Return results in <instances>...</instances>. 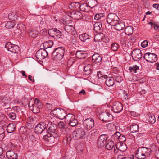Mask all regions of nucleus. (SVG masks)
<instances>
[{
    "label": "nucleus",
    "mask_w": 159,
    "mask_h": 159,
    "mask_svg": "<svg viewBox=\"0 0 159 159\" xmlns=\"http://www.w3.org/2000/svg\"><path fill=\"white\" fill-rule=\"evenodd\" d=\"M48 120L45 119V123H46V129L48 131V133L43 136V139L46 141L53 143L55 141V139L57 138L58 136L56 130L57 125Z\"/></svg>",
    "instance_id": "obj_1"
},
{
    "label": "nucleus",
    "mask_w": 159,
    "mask_h": 159,
    "mask_svg": "<svg viewBox=\"0 0 159 159\" xmlns=\"http://www.w3.org/2000/svg\"><path fill=\"white\" fill-rule=\"evenodd\" d=\"M28 106L30 109L34 113H39L42 106L40 101L37 98L29 102Z\"/></svg>",
    "instance_id": "obj_2"
},
{
    "label": "nucleus",
    "mask_w": 159,
    "mask_h": 159,
    "mask_svg": "<svg viewBox=\"0 0 159 159\" xmlns=\"http://www.w3.org/2000/svg\"><path fill=\"white\" fill-rule=\"evenodd\" d=\"M151 154V149L144 147L138 148L136 151L135 155L138 159H144Z\"/></svg>",
    "instance_id": "obj_3"
},
{
    "label": "nucleus",
    "mask_w": 159,
    "mask_h": 159,
    "mask_svg": "<svg viewBox=\"0 0 159 159\" xmlns=\"http://www.w3.org/2000/svg\"><path fill=\"white\" fill-rule=\"evenodd\" d=\"M64 52V48L62 47L56 48L52 53V58L55 61H60L63 58Z\"/></svg>",
    "instance_id": "obj_4"
},
{
    "label": "nucleus",
    "mask_w": 159,
    "mask_h": 159,
    "mask_svg": "<svg viewBox=\"0 0 159 159\" xmlns=\"http://www.w3.org/2000/svg\"><path fill=\"white\" fill-rule=\"evenodd\" d=\"M54 116L60 119L63 120L65 118L67 115H66V111L61 108H57L52 111Z\"/></svg>",
    "instance_id": "obj_5"
},
{
    "label": "nucleus",
    "mask_w": 159,
    "mask_h": 159,
    "mask_svg": "<svg viewBox=\"0 0 159 159\" xmlns=\"http://www.w3.org/2000/svg\"><path fill=\"white\" fill-rule=\"evenodd\" d=\"M65 121L66 123L72 127L76 126L78 124L77 120L75 118L74 115L70 113L66 115Z\"/></svg>",
    "instance_id": "obj_6"
},
{
    "label": "nucleus",
    "mask_w": 159,
    "mask_h": 159,
    "mask_svg": "<svg viewBox=\"0 0 159 159\" xmlns=\"http://www.w3.org/2000/svg\"><path fill=\"white\" fill-rule=\"evenodd\" d=\"M119 18L115 14L111 13L108 14L107 17V23L111 25H114L118 22Z\"/></svg>",
    "instance_id": "obj_7"
},
{
    "label": "nucleus",
    "mask_w": 159,
    "mask_h": 159,
    "mask_svg": "<svg viewBox=\"0 0 159 159\" xmlns=\"http://www.w3.org/2000/svg\"><path fill=\"white\" fill-rule=\"evenodd\" d=\"M85 135V131L82 128L76 129L74 130L72 134V136L75 140H78L82 138Z\"/></svg>",
    "instance_id": "obj_8"
},
{
    "label": "nucleus",
    "mask_w": 159,
    "mask_h": 159,
    "mask_svg": "<svg viewBox=\"0 0 159 159\" xmlns=\"http://www.w3.org/2000/svg\"><path fill=\"white\" fill-rule=\"evenodd\" d=\"M143 58L147 62L152 63L155 62L157 60V56L155 54L150 52L145 53Z\"/></svg>",
    "instance_id": "obj_9"
},
{
    "label": "nucleus",
    "mask_w": 159,
    "mask_h": 159,
    "mask_svg": "<svg viewBox=\"0 0 159 159\" xmlns=\"http://www.w3.org/2000/svg\"><path fill=\"white\" fill-rule=\"evenodd\" d=\"M85 129L87 130H90L94 126V120L91 118L85 120L83 123Z\"/></svg>",
    "instance_id": "obj_10"
},
{
    "label": "nucleus",
    "mask_w": 159,
    "mask_h": 159,
    "mask_svg": "<svg viewBox=\"0 0 159 159\" xmlns=\"http://www.w3.org/2000/svg\"><path fill=\"white\" fill-rule=\"evenodd\" d=\"M48 32L50 36L55 39L59 38L61 36V32L56 28L49 29Z\"/></svg>",
    "instance_id": "obj_11"
},
{
    "label": "nucleus",
    "mask_w": 159,
    "mask_h": 159,
    "mask_svg": "<svg viewBox=\"0 0 159 159\" xmlns=\"http://www.w3.org/2000/svg\"><path fill=\"white\" fill-rule=\"evenodd\" d=\"M46 123L45 122H40L36 125L35 132L38 134H40L46 129Z\"/></svg>",
    "instance_id": "obj_12"
},
{
    "label": "nucleus",
    "mask_w": 159,
    "mask_h": 159,
    "mask_svg": "<svg viewBox=\"0 0 159 159\" xmlns=\"http://www.w3.org/2000/svg\"><path fill=\"white\" fill-rule=\"evenodd\" d=\"M132 56L134 60L138 61L141 59L142 56V54L140 50L139 49H136L133 51Z\"/></svg>",
    "instance_id": "obj_13"
},
{
    "label": "nucleus",
    "mask_w": 159,
    "mask_h": 159,
    "mask_svg": "<svg viewBox=\"0 0 159 159\" xmlns=\"http://www.w3.org/2000/svg\"><path fill=\"white\" fill-rule=\"evenodd\" d=\"M48 53L47 51L43 49H41L36 52L35 56L39 59H43L47 57Z\"/></svg>",
    "instance_id": "obj_14"
},
{
    "label": "nucleus",
    "mask_w": 159,
    "mask_h": 159,
    "mask_svg": "<svg viewBox=\"0 0 159 159\" xmlns=\"http://www.w3.org/2000/svg\"><path fill=\"white\" fill-rule=\"evenodd\" d=\"M127 148L126 145L123 143H118L114 148V152L115 153H117L118 150L124 152L125 151Z\"/></svg>",
    "instance_id": "obj_15"
},
{
    "label": "nucleus",
    "mask_w": 159,
    "mask_h": 159,
    "mask_svg": "<svg viewBox=\"0 0 159 159\" xmlns=\"http://www.w3.org/2000/svg\"><path fill=\"white\" fill-rule=\"evenodd\" d=\"M112 110L116 113H119L123 110L122 105L118 102H115L113 103Z\"/></svg>",
    "instance_id": "obj_16"
},
{
    "label": "nucleus",
    "mask_w": 159,
    "mask_h": 159,
    "mask_svg": "<svg viewBox=\"0 0 159 159\" xmlns=\"http://www.w3.org/2000/svg\"><path fill=\"white\" fill-rule=\"evenodd\" d=\"M108 137L105 134L101 135L98 139L97 144L100 147L103 146L107 140Z\"/></svg>",
    "instance_id": "obj_17"
},
{
    "label": "nucleus",
    "mask_w": 159,
    "mask_h": 159,
    "mask_svg": "<svg viewBox=\"0 0 159 159\" xmlns=\"http://www.w3.org/2000/svg\"><path fill=\"white\" fill-rule=\"evenodd\" d=\"M102 116L103 121L106 122H108L111 121L113 118L112 115L108 112L103 113L102 115Z\"/></svg>",
    "instance_id": "obj_18"
},
{
    "label": "nucleus",
    "mask_w": 159,
    "mask_h": 159,
    "mask_svg": "<svg viewBox=\"0 0 159 159\" xmlns=\"http://www.w3.org/2000/svg\"><path fill=\"white\" fill-rule=\"evenodd\" d=\"M11 99L9 97H3L0 101L2 105L7 106V108L9 107Z\"/></svg>",
    "instance_id": "obj_19"
},
{
    "label": "nucleus",
    "mask_w": 159,
    "mask_h": 159,
    "mask_svg": "<svg viewBox=\"0 0 159 159\" xmlns=\"http://www.w3.org/2000/svg\"><path fill=\"white\" fill-rule=\"evenodd\" d=\"M70 16L75 19L80 20L82 18V14L80 11H73L71 12Z\"/></svg>",
    "instance_id": "obj_20"
},
{
    "label": "nucleus",
    "mask_w": 159,
    "mask_h": 159,
    "mask_svg": "<svg viewBox=\"0 0 159 159\" xmlns=\"http://www.w3.org/2000/svg\"><path fill=\"white\" fill-rule=\"evenodd\" d=\"M64 29L67 33L70 34H73L75 32V28L71 25H65Z\"/></svg>",
    "instance_id": "obj_21"
},
{
    "label": "nucleus",
    "mask_w": 159,
    "mask_h": 159,
    "mask_svg": "<svg viewBox=\"0 0 159 159\" xmlns=\"http://www.w3.org/2000/svg\"><path fill=\"white\" fill-rule=\"evenodd\" d=\"M105 79V83L107 86L110 87L114 85L115 83V80L113 77H109L107 76Z\"/></svg>",
    "instance_id": "obj_22"
},
{
    "label": "nucleus",
    "mask_w": 159,
    "mask_h": 159,
    "mask_svg": "<svg viewBox=\"0 0 159 159\" xmlns=\"http://www.w3.org/2000/svg\"><path fill=\"white\" fill-rule=\"evenodd\" d=\"M16 125L15 123H9L7 126V130L8 133L13 132L15 130Z\"/></svg>",
    "instance_id": "obj_23"
},
{
    "label": "nucleus",
    "mask_w": 159,
    "mask_h": 159,
    "mask_svg": "<svg viewBox=\"0 0 159 159\" xmlns=\"http://www.w3.org/2000/svg\"><path fill=\"white\" fill-rule=\"evenodd\" d=\"M93 25V30L96 33H100L102 31V25L100 22L96 23Z\"/></svg>",
    "instance_id": "obj_24"
},
{
    "label": "nucleus",
    "mask_w": 159,
    "mask_h": 159,
    "mask_svg": "<svg viewBox=\"0 0 159 159\" xmlns=\"http://www.w3.org/2000/svg\"><path fill=\"white\" fill-rule=\"evenodd\" d=\"M6 156L9 159H14L18 157L17 154L12 151H7L6 153Z\"/></svg>",
    "instance_id": "obj_25"
},
{
    "label": "nucleus",
    "mask_w": 159,
    "mask_h": 159,
    "mask_svg": "<svg viewBox=\"0 0 159 159\" xmlns=\"http://www.w3.org/2000/svg\"><path fill=\"white\" fill-rule=\"evenodd\" d=\"M92 68V65L91 64H88L84 67V74L88 75L91 73Z\"/></svg>",
    "instance_id": "obj_26"
},
{
    "label": "nucleus",
    "mask_w": 159,
    "mask_h": 159,
    "mask_svg": "<svg viewBox=\"0 0 159 159\" xmlns=\"http://www.w3.org/2000/svg\"><path fill=\"white\" fill-rule=\"evenodd\" d=\"M92 59L93 62L97 63L101 61L102 57L99 54L95 53L92 56Z\"/></svg>",
    "instance_id": "obj_27"
},
{
    "label": "nucleus",
    "mask_w": 159,
    "mask_h": 159,
    "mask_svg": "<svg viewBox=\"0 0 159 159\" xmlns=\"http://www.w3.org/2000/svg\"><path fill=\"white\" fill-rule=\"evenodd\" d=\"M75 56L78 59H82L86 57V54L85 52L82 51H77L76 52Z\"/></svg>",
    "instance_id": "obj_28"
},
{
    "label": "nucleus",
    "mask_w": 159,
    "mask_h": 159,
    "mask_svg": "<svg viewBox=\"0 0 159 159\" xmlns=\"http://www.w3.org/2000/svg\"><path fill=\"white\" fill-rule=\"evenodd\" d=\"M115 26V29L117 30H121L125 27V24L123 22L120 21V22L116 24Z\"/></svg>",
    "instance_id": "obj_29"
},
{
    "label": "nucleus",
    "mask_w": 159,
    "mask_h": 159,
    "mask_svg": "<svg viewBox=\"0 0 159 159\" xmlns=\"http://www.w3.org/2000/svg\"><path fill=\"white\" fill-rule=\"evenodd\" d=\"M91 38V36L87 33H84L79 36L80 39L83 41L85 42L88 40H89Z\"/></svg>",
    "instance_id": "obj_30"
},
{
    "label": "nucleus",
    "mask_w": 159,
    "mask_h": 159,
    "mask_svg": "<svg viewBox=\"0 0 159 159\" xmlns=\"http://www.w3.org/2000/svg\"><path fill=\"white\" fill-rule=\"evenodd\" d=\"M90 9L87 3H83L80 5V10L83 12H88Z\"/></svg>",
    "instance_id": "obj_31"
},
{
    "label": "nucleus",
    "mask_w": 159,
    "mask_h": 159,
    "mask_svg": "<svg viewBox=\"0 0 159 159\" xmlns=\"http://www.w3.org/2000/svg\"><path fill=\"white\" fill-rule=\"evenodd\" d=\"M86 2L90 8L94 7L98 4V2L96 0H87Z\"/></svg>",
    "instance_id": "obj_32"
},
{
    "label": "nucleus",
    "mask_w": 159,
    "mask_h": 159,
    "mask_svg": "<svg viewBox=\"0 0 159 159\" xmlns=\"http://www.w3.org/2000/svg\"><path fill=\"white\" fill-rule=\"evenodd\" d=\"M28 33L30 36L33 38L37 37L39 33L37 31L32 28L30 29Z\"/></svg>",
    "instance_id": "obj_33"
},
{
    "label": "nucleus",
    "mask_w": 159,
    "mask_h": 159,
    "mask_svg": "<svg viewBox=\"0 0 159 159\" xmlns=\"http://www.w3.org/2000/svg\"><path fill=\"white\" fill-rule=\"evenodd\" d=\"M139 66L136 65H133L129 68V70L132 74L137 73V71L139 70Z\"/></svg>",
    "instance_id": "obj_34"
},
{
    "label": "nucleus",
    "mask_w": 159,
    "mask_h": 159,
    "mask_svg": "<svg viewBox=\"0 0 159 159\" xmlns=\"http://www.w3.org/2000/svg\"><path fill=\"white\" fill-rule=\"evenodd\" d=\"M116 146H114V143L112 141H107V144L105 146L106 149L108 150L111 149Z\"/></svg>",
    "instance_id": "obj_35"
},
{
    "label": "nucleus",
    "mask_w": 159,
    "mask_h": 159,
    "mask_svg": "<svg viewBox=\"0 0 159 159\" xmlns=\"http://www.w3.org/2000/svg\"><path fill=\"white\" fill-rule=\"evenodd\" d=\"M139 126L135 123L132 124L130 126V130L132 133H136L138 132Z\"/></svg>",
    "instance_id": "obj_36"
},
{
    "label": "nucleus",
    "mask_w": 159,
    "mask_h": 159,
    "mask_svg": "<svg viewBox=\"0 0 159 159\" xmlns=\"http://www.w3.org/2000/svg\"><path fill=\"white\" fill-rule=\"evenodd\" d=\"M80 5L78 2H72L69 6V8L71 10H75L80 8Z\"/></svg>",
    "instance_id": "obj_37"
},
{
    "label": "nucleus",
    "mask_w": 159,
    "mask_h": 159,
    "mask_svg": "<svg viewBox=\"0 0 159 159\" xmlns=\"http://www.w3.org/2000/svg\"><path fill=\"white\" fill-rule=\"evenodd\" d=\"M99 131L97 129L91 130L90 133V136L91 138H94L98 135Z\"/></svg>",
    "instance_id": "obj_38"
},
{
    "label": "nucleus",
    "mask_w": 159,
    "mask_h": 159,
    "mask_svg": "<svg viewBox=\"0 0 159 159\" xmlns=\"http://www.w3.org/2000/svg\"><path fill=\"white\" fill-rule=\"evenodd\" d=\"M133 28L131 26H128L125 28V33L128 35H131L133 33Z\"/></svg>",
    "instance_id": "obj_39"
},
{
    "label": "nucleus",
    "mask_w": 159,
    "mask_h": 159,
    "mask_svg": "<svg viewBox=\"0 0 159 159\" xmlns=\"http://www.w3.org/2000/svg\"><path fill=\"white\" fill-rule=\"evenodd\" d=\"M103 37L104 35L102 34H100L95 36L94 39L98 42H101L104 41L103 39Z\"/></svg>",
    "instance_id": "obj_40"
},
{
    "label": "nucleus",
    "mask_w": 159,
    "mask_h": 159,
    "mask_svg": "<svg viewBox=\"0 0 159 159\" xmlns=\"http://www.w3.org/2000/svg\"><path fill=\"white\" fill-rule=\"evenodd\" d=\"M128 42V39L125 36H122L120 40V43L123 46L125 47Z\"/></svg>",
    "instance_id": "obj_41"
},
{
    "label": "nucleus",
    "mask_w": 159,
    "mask_h": 159,
    "mask_svg": "<svg viewBox=\"0 0 159 159\" xmlns=\"http://www.w3.org/2000/svg\"><path fill=\"white\" fill-rule=\"evenodd\" d=\"M120 133L118 132H117L115 133L112 135L111 138V139L115 140H117L120 139Z\"/></svg>",
    "instance_id": "obj_42"
},
{
    "label": "nucleus",
    "mask_w": 159,
    "mask_h": 159,
    "mask_svg": "<svg viewBox=\"0 0 159 159\" xmlns=\"http://www.w3.org/2000/svg\"><path fill=\"white\" fill-rule=\"evenodd\" d=\"M15 24V22L14 21H8L6 24L5 27L7 28L11 29L14 27Z\"/></svg>",
    "instance_id": "obj_43"
},
{
    "label": "nucleus",
    "mask_w": 159,
    "mask_h": 159,
    "mask_svg": "<svg viewBox=\"0 0 159 159\" xmlns=\"http://www.w3.org/2000/svg\"><path fill=\"white\" fill-rule=\"evenodd\" d=\"M17 28L20 32L24 31L25 30V25L22 23L18 24L17 25Z\"/></svg>",
    "instance_id": "obj_44"
},
{
    "label": "nucleus",
    "mask_w": 159,
    "mask_h": 159,
    "mask_svg": "<svg viewBox=\"0 0 159 159\" xmlns=\"http://www.w3.org/2000/svg\"><path fill=\"white\" fill-rule=\"evenodd\" d=\"M97 76L99 79H101L102 80H104L107 78L106 75H103L100 71L97 72Z\"/></svg>",
    "instance_id": "obj_45"
},
{
    "label": "nucleus",
    "mask_w": 159,
    "mask_h": 159,
    "mask_svg": "<svg viewBox=\"0 0 159 159\" xmlns=\"http://www.w3.org/2000/svg\"><path fill=\"white\" fill-rule=\"evenodd\" d=\"M19 48L18 46L17 45H14L13 46H12L11 49H10V52L16 53L19 50Z\"/></svg>",
    "instance_id": "obj_46"
},
{
    "label": "nucleus",
    "mask_w": 159,
    "mask_h": 159,
    "mask_svg": "<svg viewBox=\"0 0 159 159\" xmlns=\"http://www.w3.org/2000/svg\"><path fill=\"white\" fill-rule=\"evenodd\" d=\"M105 17V14L103 13H100L96 14L94 16V19L96 20H98L100 19H102Z\"/></svg>",
    "instance_id": "obj_47"
},
{
    "label": "nucleus",
    "mask_w": 159,
    "mask_h": 159,
    "mask_svg": "<svg viewBox=\"0 0 159 159\" xmlns=\"http://www.w3.org/2000/svg\"><path fill=\"white\" fill-rule=\"evenodd\" d=\"M8 17L9 19L11 20H15L17 19V15L14 13L9 14Z\"/></svg>",
    "instance_id": "obj_48"
},
{
    "label": "nucleus",
    "mask_w": 159,
    "mask_h": 159,
    "mask_svg": "<svg viewBox=\"0 0 159 159\" xmlns=\"http://www.w3.org/2000/svg\"><path fill=\"white\" fill-rule=\"evenodd\" d=\"M119 48V45L118 44L116 43H114L111 44V49L115 51L117 50Z\"/></svg>",
    "instance_id": "obj_49"
},
{
    "label": "nucleus",
    "mask_w": 159,
    "mask_h": 159,
    "mask_svg": "<svg viewBox=\"0 0 159 159\" xmlns=\"http://www.w3.org/2000/svg\"><path fill=\"white\" fill-rule=\"evenodd\" d=\"M14 45V44L11 43L10 42H8L6 43L5 48L7 49L8 51H10V49H11L12 46H13Z\"/></svg>",
    "instance_id": "obj_50"
},
{
    "label": "nucleus",
    "mask_w": 159,
    "mask_h": 159,
    "mask_svg": "<svg viewBox=\"0 0 159 159\" xmlns=\"http://www.w3.org/2000/svg\"><path fill=\"white\" fill-rule=\"evenodd\" d=\"M114 77L115 81L118 83L120 82L122 80V78L118 75H115Z\"/></svg>",
    "instance_id": "obj_51"
},
{
    "label": "nucleus",
    "mask_w": 159,
    "mask_h": 159,
    "mask_svg": "<svg viewBox=\"0 0 159 159\" xmlns=\"http://www.w3.org/2000/svg\"><path fill=\"white\" fill-rule=\"evenodd\" d=\"M8 116L11 119L15 120L17 116L16 113L14 112H11L9 114Z\"/></svg>",
    "instance_id": "obj_52"
},
{
    "label": "nucleus",
    "mask_w": 159,
    "mask_h": 159,
    "mask_svg": "<svg viewBox=\"0 0 159 159\" xmlns=\"http://www.w3.org/2000/svg\"><path fill=\"white\" fill-rule=\"evenodd\" d=\"M156 121V119L154 115H152L149 117V122L151 124L154 123Z\"/></svg>",
    "instance_id": "obj_53"
},
{
    "label": "nucleus",
    "mask_w": 159,
    "mask_h": 159,
    "mask_svg": "<svg viewBox=\"0 0 159 159\" xmlns=\"http://www.w3.org/2000/svg\"><path fill=\"white\" fill-rule=\"evenodd\" d=\"M45 108L48 110H51L52 108V105L51 103H46L45 105Z\"/></svg>",
    "instance_id": "obj_54"
},
{
    "label": "nucleus",
    "mask_w": 159,
    "mask_h": 159,
    "mask_svg": "<svg viewBox=\"0 0 159 159\" xmlns=\"http://www.w3.org/2000/svg\"><path fill=\"white\" fill-rule=\"evenodd\" d=\"M71 138L70 137H66L63 140V142L64 143L69 144L71 141Z\"/></svg>",
    "instance_id": "obj_55"
},
{
    "label": "nucleus",
    "mask_w": 159,
    "mask_h": 159,
    "mask_svg": "<svg viewBox=\"0 0 159 159\" xmlns=\"http://www.w3.org/2000/svg\"><path fill=\"white\" fill-rule=\"evenodd\" d=\"M122 157V156L121 155H119L118 157V159H133L134 158V157L133 155L131 156L130 157H125L123 158H121V157Z\"/></svg>",
    "instance_id": "obj_56"
},
{
    "label": "nucleus",
    "mask_w": 159,
    "mask_h": 159,
    "mask_svg": "<svg viewBox=\"0 0 159 159\" xmlns=\"http://www.w3.org/2000/svg\"><path fill=\"white\" fill-rule=\"evenodd\" d=\"M148 43L147 40H144L141 43V46L142 47L144 48L146 47L148 45Z\"/></svg>",
    "instance_id": "obj_57"
},
{
    "label": "nucleus",
    "mask_w": 159,
    "mask_h": 159,
    "mask_svg": "<svg viewBox=\"0 0 159 159\" xmlns=\"http://www.w3.org/2000/svg\"><path fill=\"white\" fill-rule=\"evenodd\" d=\"M59 127L60 129H63L65 126L64 123L63 122H60L58 124Z\"/></svg>",
    "instance_id": "obj_58"
},
{
    "label": "nucleus",
    "mask_w": 159,
    "mask_h": 159,
    "mask_svg": "<svg viewBox=\"0 0 159 159\" xmlns=\"http://www.w3.org/2000/svg\"><path fill=\"white\" fill-rule=\"evenodd\" d=\"M46 30H40V33L41 35H44L46 33Z\"/></svg>",
    "instance_id": "obj_59"
},
{
    "label": "nucleus",
    "mask_w": 159,
    "mask_h": 159,
    "mask_svg": "<svg viewBox=\"0 0 159 159\" xmlns=\"http://www.w3.org/2000/svg\"><path fill=\"white\" fill-rule=\"evenodd\" d=\"M130 114L131 115L134 117H135L137 116L138 114L134 111H131L130 112Z\"/></svg>",
    "instance_id": "obj_60"
},
{
    "label": "nucleus",
    "mask_w": 159,
    "mask_h": 159,
    "mask_svg": "<svg viewBox=\"0 0 159 159\" xmlns=\"http://www.w3.org/2000/svg\"><path fill=\"white\" fill-rule=\"evenodd\" d=\"M153 7L157 9H158L159 8V4H154L153 5Z\"/></svg>",
    "instance_id": "obj_61"
},
{
    "label": "nucleus",
    "mask_w": 159,
    "mask_h": 159,
    "mask_svg": "<svg viewBox=\"0 0 159 159\" xmlns=\"http://www.w3.org/2000/svg\"><path fill=\"white\" fill-rule=\"evenodd\" d=\"M104 41L103 42H104L105 43H108L109 41V38L107 37H104L103 38Z\"/></svg>",
    "instance_id": "obj_62"
},
{
    "label": "nucleus",
    "mask_w": 159,
    "mask_h": 159,
    "mask_svg": "<svg viewBox=\"0 0 159 159\" xmlns=\"http://www.w3.org/2000/svg\"><path fill=\"white\" fill-rule=\"evenodd\" d=\"M120 139H121V141H125L126 140V138H125V137L123 135H121V134H120Z\"/></svg>",
    "instance_id": "obj_63"
},
{
    "label": "nucleus",
    "mask_w": 159,
    "mask_h": 159,
    "mask_svg": "<svg viewBox=\"0 0 159 159\" xmlns=\"http://www.w3.org/2000/svg\"><path fill=\"white\" fill-rule=\"evenodd\" d=\"M86 93V92H85V91L84 90H82L81 91H80L79 93V95H81V94H82V95H84Z\"/></svg>",
    "instance_id": "obj_64"
}]
</instances>
